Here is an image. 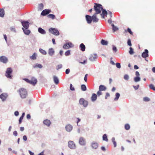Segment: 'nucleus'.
Listing matches in <instances>:
<instances>
[{"mask_svg": "<svg viewBox=\"0 0 155 155\" xmlns=\"http://www.w3.org/2000/svg\"><path fill=\"white\" fill-rule=\"evenodd\" d=\"M47 17L49 18L52 19H54L55 18V16L54 15L52 14H49L48 15Z\"/></svg>", "mask_w": 155, "mask_h": 155, "instance_id": "72a5a7b5", "label": "nucleus"}, {"mask_svg": "<svg viewBox=\"0 0 155 155\" xmlns=\"http://www.w3.org/2000/svg\"><path fill=\"white\" fill-rule=\"evenodd\" d=\"M8 95L7 93H3L0 95V98L2 101H5L8 97Z\"/></svg>", "mask_w": 155, "mask_h": 155, "instance_id": "6e6552de", "label": "nucleus"}, {"mask_svg": "<svg viewBox=\"0 0 155 155\" xmlns=\"http://www.w3.org/2000/svg\"><path fill=\"white\" fill-rule=\"evenodd\" d=\"M97 14H94L92 16V21L94 22H97L98 21L99 19L97 18Z\"/></svg>", "mask_w": 155, "mask_h": 155, "instance_id": "a211bd4d", "label": "nucleus"}, {"mask_svg": "<svg viewBox=\"0 0 155 155\" xmlns=\"http://www.w3.org/2000/svg\"><path fill=\"white\" fill-rule=\"evenodd\" d=\"M107 89L106 87L104 86L101 85L99 87V90L101 91H105Z\"/></svg>", "mask_w": 155, "mask_h": 155, "instance_id": "393cba45", "label": "nucleus"}, {"mask_svg": "<svg viewBox=\"0 0 155 155\" xmlns=\"http://www.w3.org/2000/svg\"><path fill=\"white\" fill-rule=\"evenodd\" d=\"M51 11L50 10L46 9L43 10L41 13V15L43 16H45L48 14Z\"/></svg>", "mask_w": 155, "mask_h": 155, "instance_id": "2eb2a0df", "label": "nucleus"}, {"mask_svg": "<svg viewBox=\"0 0 155 155\" xmlns=\"http://www.w3.org/2000/svg\"><path fill=\"white\" fill-rule=\"evenodd\" d=\"M73 129V126L70 124H68L65 126V129L68 132L71 131Z\"/></svg>", "mask_w": 155, "mask_h": 155, "instance_id": "dca6fc26", "label": "nucleus"}, {"mask_svg": "<svg viewBox=\"0 0 155 155\" xmlns=\"http://www.w3.org/2000/svg\"><path fill=\"white\" fill-rule=\"evenodd\" d=\"M34 68H41L43 67V66L41 64L36 63L33 65Z\"/></svg>", "mask_w": 155, "mask_h": 155, "instance_id": "c85d7f7f", "label": "nucleus"}, {"mask_svg": "<svg viewBox=\"0 0 155 155\" xmlns=\"http://www.w3.org/2000/svg\"><path fill=\"white\" fill-rule=\"evenodd\" d=\"M103 140H104L105 141H108V139L107 138V135L106 134H104L103 136Z\"/></svg>", "mask_w": 155, "mask_h": 155, "instance_id": "a19ab883", "label": "nucleus"}, {"mask_svg": "<svg viewBox=\"0 0 155 155\" xmlns=\"http://www.w3.org/2000/svg\"><path fill=\"white\" fill-rule=\"evenodd\" d=\"M139 87V85H137L136 86H134V85L133 86V87L134 88V89L135 90H137L138 89Z\"/></svg>", "mask_w": 155, "mask_h": 155, "instance_id": "13d9d810", "label": "nucleus"}, {"mask_svg": "<svg viewBox=\"0 0 155 155\" xmlns=\"http://www.w3.org/2000/svg\"><path fill=\"white\" fill-rule=\"evenodd\" d=\"M149 87L150 89H152L154 91H155V87L153 84H151L149 85Z\"/></svg>", "mask_w": 155, "mask_h": 155, "instance_id": "de8ad7c7", "label": "nucleus"}, {"mask_svg": "<svg viewBox=\"0 0 155 155\" xmlns=\"http://www.w3.org/2000/svg\"><path fill=\"white\" fill-rule=\"evenodd\" d=\"M79 144L82 146H84L86 143L85 139L83 137H81L79 139Z\"/></svg>", "mask_w": 155, "mask_h": 155, "instance_id": "1a4fd4ad", "label": "nucleus"}, {"mask_svg": "<svg viewBox=\"0 0 155 155\" xmlns=\"http://www.w3.org/2000/svg\"><path fill=\"white\" fill-rule=\"evenodd\" d=\"M65 54L66 56H68L70 54V51L68 50L67 51L65 52Z\"/></svg>", "mask_w": 155, "mask_h": 155, "instance_id": "09e8293b", "label": "nucleus"}, {"mask_svg": "<svg viewBox=\"0 0 155 155\" xmlns=\"http://www.w3.org/2000/svg\"><path fill=\"white\" fill-rule=\"evenodd\" d=\"M110 96V94L108 93H106V96L105 97V99H107V97H109Z\"/></svg>", "mask_w": 155, "mask_h": 155, "instance_id": "680f3d73", "label": "nucleus"}, {"mask_svg": "<svg viewBox=\"0 0 155 155\" xmlns=\"http://www.w3.org/2000/svg\"><path fill=\"white\" fill-rule=\"evenodd\" d=\"M13 134L15 136H17L18 133L16 131H14L13 132Z\"/></svg>", "mask_w": 155, "mask_h": 155, "instance_id": "69168bd1", "label": "nucleus"}, {"mask_svg": "<svg viewBox=\"0 0 155 155\" xmlns=\"http://www.w3.org/2000/svg\"><path fill=\"white\" fill-rule=\"evenodd\" d=\"M5 15V11L3 9H0V17H4Z\"/></svg>", "mask_w": 155, "mask_h": 155, "instance_id": "7c9ffc66", "label": "nucleus"}, {"mask_svg": "<svg viewBox=\"0 0 155 155\" xmlns=\"http://www.w3.org/2000/svg\"><path fill=\"white\" fill-rule=\"evenodd\" d=\"M148 51L147 49H145L144 51L142 54L141 56L143 58H146L149 56Z\"/></svg>", "mask_w": 155, "mask_h": 155, "instance_id": "9b49d317", "label": "nucleus"}, {"mask_svg": "<svg viewBox=\"0 0 155 155\" xmlns=\"http://www.w3.org/2000/svg\"><path fill=\"white\" fill-rule=\"evenodd\" d=\"M53 80L54 83L56 84H58L59 83V80L58 77L55 76H53Z\"/></svg>", "mask_w": 155, "mask_h": 155, "instance_id": "bb28decb", "label": "nucleus"}, {"mask_svg": "<svg viewBox=\"0 0 155 155\" xmlns=\"http://www.w3.org/2000/svg\"><path fill=\"white\" fill-rule=\"evenodd\" d=\"M62 67V64H59V65H58V66H57L56 69L57 70H58V69L61 68Z\"/></svg>", "mask_w": 155, "mask_h": 155, "instance_id": "864d4df0", "label": "nucleus"}, {"mask_svg": "<svg viewBox=\"0 0 155 155\" xmlns=\"http://www.w3.org/2000/svg\"><path fill=\"white\" fill-rule=\"evenodd\" d=\"M111 140H112V142L114 144V147H116L117 146V143H116V142L115 141V138L114 137H112Z\"/></svg>", "mask_w": 155, "mask_h": 155, "instance_id": "58836bf2", "label": "nucleus"}, {"mask_svg": "<svg viewBox=\"0 0 155 155\" xmlns=\"http://www.w3.org/2000/svg\"><path fill=\"white\" fill-rule=\"evenodd\" d=\"M143 100L145 102H148L150 101V99L148 97H145L143 98Z\"/></svg>", "mask_w": 155, "mask_h": 155, "instance_id": "ea45409f", "label": "nucleus"}, {"mask_svg": "<svg viewBox=\"0 0 155 155\" xmlns=\"http://www.w3.org/2000/svg\"><path fill=\"white\" fill-rule=\"evenodd\" d=\"M12 72V70L11 68H8L7 69L6 71L5 76L8 78L11 79L12 76L11 75Z\"/></svg>", "mask_w": 155, "mask_h": 155, "instance_id": "7ed1b4c3", "label": "nucleus"}, {"mask_svg": "<svg viewBox=\"0 0 155 155\" xmlns=\"http://www.w3.org/2000/svg\"><path fill=\"white\" fill-rule=\"evenodd\" d=\"M43 5L42 3H41L38 5V8L41 10H42L43 8Z\"/></svg>", "mask_w": 155, "mask_h": 155, "instance_id": "37998d69", "label": "nucleus"}, {"mask_svg": "<svg viewBox=\"0 0 155 155\" xmlns=\"http://www.w3.org/2000/svg\"><path fill=\"white\" fill-rule=\"evenodd\" d=\"M23 139L24 141H26L27 139V137L26 136L24 135L23 137Z\"/></svg>", "mask_w": 155, "mask_h": 155, "instance_id": "052dcab7", "label": "nucleus"}, {"mask_svg": "<svg viewBox=\"0 0 155 155\" xmlns=\"http://www.w3.org/2000/svg\"><path fill=\"white\" fill-rule=\"evenodd\" d=\"M101 91L99 90L97 92V94L98 96H99L100 95L102 94V92H101Z\"/></svg>", "mask_w": 155, "mask_h": 155, "instance_id": "5fc2aeb1", "label": "nucleus"}, {"mask_svg": "<svg viewBox=\"0 0 155 155\" xmlns=\"http://www.w3.org/2000/svg\"><path fill=\"white\" fill-rule=\"evenodd\" d=\"M21 24L24 28L28 29L29 27V23L28 21H21Z\"/></svg>", "mask_w": 155, "mask_h": 155, "instance_id": "423d86ee", "label": "nucleus"}, {"mask_svg": "<svg viewBox=\"0 0 155 155\" xmlns=\"http://www.w3.org/2000/svg\"><path fill=\"white\" fill-rule=\"evenodd\" d=\"M74 45H73L71 42H69L64 44L63 46V48L64 49H67L70 48L72 47Z\"/></svg>", "mask_w": 155, "mask_h": 155, "instance_id": "0eeeda50", "label": "nucleus"}, {"mask_svg": "<svg viewBox=\"0 0 155 155\" xmlns=\"http://www.w3.org/2000/svg\"><path fill=\"white\" fill-rule=\"evenodd\" d=\"M127 44L128 45L130 46H131L132 45L131 40L130 39H129L128 40L127 42Z\"/></svg>", "mask_w": 155, "mask_h": 155, "instance_id": "4d7b16f0", "label": "nucleus"}, {"mask_svg": "<svg viewBox=\"0 0 155 155\" xmlns=\"http://www.w3.org/2000/svg\"><path fill=\"white\" fill-rule=\"evenodd\" d=\"M22 99L25 98L28 95V92L27 90L24 88H21L18 91Z\"/></svg>", "mask_w": 155, "mask_h": 155, "instance_id": "f257e3e1", "label": "nucleus"}, {"mask_svg": "<svg viewBox=\"0 0 155 155\" xmlns=\"http://www.w3.org/2000/svg\"><path fill=\"white\" fill-rule=\"evenodd\" d=\"M101 10V11H102V13L101 14V16L102 18H104V16L107 15V11L105 9H104L103 8V9H102Z\"/></svg>", "mask_w": 155, "mask_h": 155, "instance_id": "aec40b11", "label": "nucleus"}, {"mask_svg": "<svg viewBox=\"0 0 155 155\" xmlns=\"http://www.w3.org/2000/svg\"><path fill=\"white\" fill-rule=\"evenodd\" d=\"M54 50L53 48H51L49 49L48 51V54L50 56H53L54 54Z\"/></svg>", "mask_w": 155, "mask_h": 155, "instance_id": "6ab92c4d", "label": "nucleus"}, {"mask_svg": "<svg viewBox=\"0 0 155 155\" xmlns=\"http://www.w3.org/2000/svg\"><path fill=\"white\" fill-rule=\"evenodd\" d=\"M125 32H127L126 30H125ZM127 31L130 34L132 35L133 32L130 28H127Z\"/></svg>", "mask_w": 155, "mask_h": 155, "instance_id": "8fccbe9b", "label": "nucleus"}, {"mask_svg": "<svg viewBox=\"0 0 155 155\" xmlns=\"http://www.w3.org/2000/svg\"><path fill=\"white\" fill-rule=\"evenodd\" d=\"M19 114V112L18 111H16L14 113V114L16 116H18Z\"/></svg>", "mask_w": 155, "mask_h": 155, "instance_id": "338daca9", "label": "nucleus"}, {"mask_svg": "<svg viewBox=\"0 0 155 155\" xmlns=\"http://www.w3.org/2000/svg\"><path fill=\"white\" fill-rule=\"evenodd\" d=\"M70 72V70L69 68L67 69L65 71V73L66 74H68Z\"/></svg>", "mask_w": 155, "mask_h": 155, "instance_id": "bf43d9fd", "label": "nucleus"}, {"mask_svg": "<svg viewBox=\"0 0 155 155\" xmlns=\"http://www.w3.org/2000/svg\"><path fill=\"white\" fill-rule=\"evenodd\" d=\"M25 115V113H23L22 114L21 116L20 117L19 120V124H21V123L22 119L24 117Z\"/></svg>", "mask_w": 155, "mask_h": 155, "instance_id": "2f4dec72", "label": "nucleus"}, {"mask_svg": "<svg viewBox=\"0 0 155 155\" xmlns=\"http://www.w3.org/2000/svg\"><path fill=\"white\" fill-rule=\"evenodd\" d=\"M129 53L131 55L133 54L134 53L133 49L131 47H130V51H129Z\"/></svg>", "mask_w": 155, "mask_h": 155, "instance_id": "a18cd8bd", "label": "nucleus"}, {"mask_svg": "<svg viewBox=\"0 0 155 155\" xmlns=\"http://www.w3.org/2000/svg\"><path fill=\"white\" fill-rule=\"evenodd\" d=\"M24 80L28 83H29L30 82V80L27 78H24Z\"/></svg>", "mask_w": 155, "mask_h": 155, "instance_id": "e2e57ef3", "label": "nucleus"}, {"mask_svg": "<svg viewBox=\"0 0 155 155\" xmlns=\"http://www.w3.org/2000/svg\"><path fill=\"white\" fill-rule=\"evenodd\" d=\"M43 123L45 125L48 127H49L51 124V122L50 120L48 119L44 120Z\"/></svg>", "mask_w": 155, "mask_h": 155, "instance_id": "412c9836", "label": "nucleus"}, {"mask_svg": "<svg viewBox=\"0 0 155 155\" xmlns=\"http://www.w3.org/2000/svg\"><path fill=\"white\" fill-rule=\"evenodd\" d=\"M79 102L81 105H83L84 107H86L88 103V101L85 100L83 98H81L80 99Z\"/></svg>", "mask_w": 155, "mask_h": 155, "instance_id": "39448f33", "label": "nucleus"}, {"mask_svg": "<svg viewBox=\"0 0 155 155\" xmlns=\"http://www.w3.org/2000/svg\"><path fill=\"white\" fill-rule=\"evenodd\" d=\"M81 88L83 91H85L87 90V87L86 85L84 84H82L81 86Z\"/></svg>", "mask_w": 155, "mask_h": 155, "instance_id": "c9c22d12", "label": "nucleus"}, {"mask_svg": "<svg viewBox=\"0 0 155 155\" xmlns=\"http://www.w3.org/2000/svg\"><path fill=\"white\" fill-rule=\"evenodd\" d=\"M116 66L118 68H121L120 64L119 63H116Z\"/></svg>", "mask_w": 155, "mask_h": 155, "instance_id": "603ef678", "label": "nucleus"}, {"mask_svg": "<svg viewBox=\"0 0 155 155\" xmlns=\"http://www.w3.org/2000/svg\"><path fill=\"white\" fill-rule=\"evenodd\" d=\"M24 33L26 35H29L30 33V31L28 29H25L24 28H22Z\"/></svg>", "mask_w": 155, "mask_h": 155, "instance_id": "a878e982", "label": "nucleus"}, {"mask_svg": "<svg viewBox=\"0 0 155 155\" xmlns=\"http://www.w3.org/2000/svg\"><path fill=\"white\" fill-rule=\"evenodd\" d=\"M0 61L4 63H6L7 62L8 59L7 57L5 56L0 57Z\"/></svg>", "mask_w": 155, "mask_h": 155, "instance_id": "ddd939ff", "label": "nucleus"}, {"mask_svg": "<svg viewBox=\"0 0 155 155\" xmlns=\"http://www.w3.org/2000/svg\"><path fill=\"white\" fill-rule=\"evenodd\" d=\"M130 128V126L128 124H126L125 125V128L126 130H129Z\"/></svg>", "mask_w": 155, "mask_h": 155, "instance_id": "49530a36", "label": "nucleus"}, {"mask_svg": "<svg viewBox=\"0 0 155 155\" xmlns=\"http://www.w3.org/2000/svg\"><path fill=\"white\" fill-rule=\"evenodd\" d=\"M38 31L39 33L43 35L45 34L46 33L45 31L41 27L38 28Z\"/></svg>", "mask_w": 155, "mask_h": 155, "instance_id": "5701e85b", "label": "nucleus"}, {"mask_svg": "<svg viewBox=\"0 0 155 155\" xmlns=\"http://www.w3.org/2000/svg\"><path fill=\"white\" fill-rule=\"evenodd\" d=\"M112 28L114 32L118 30V28L116 26H115L114 24H111Z\"/></svg>", "mask_w": 155, "mask_h": 155, "instance_id": "c756f323", "label": "nucleus"}, {"mask_svg": "<svg viewBox=\"0 0 155 155\" xmlns=\"http://www.w3.org/2000/svg\"><path fill=\"white\" fill-rule=\"evenodd\" d=\"M120 96V94L119 93H117L115 94V97L114 99L115 101H117L119 98Z\"/></svg>", "mask_w": 155, "mask_h": 155, "instance_id": "473e14b6", "label": "nucleus"}, {"mask_svg": "<svg viewBox=\"0 0 155 155\" xmlns=\"http://www.w3.org/2000/svg\"><path fill=\"white\" fill-rule=\"evenodd\" d=\"M97 95L95 93L93 94L91 98V101L93 102L94 101L97 100Z\"/></svg>", "mask_w": 155, "mask_h": 155, "instance_id": "4be33fe9", "label": "nucleus"}, {"mask_svg": "<svg viewBox=\"0 0 155 155\" xmlns=\"http://www.w3.org/2000/svg\"><path fill=\"white\" fill-rule=\"evenodd\" d=\"M134 80L135 82H139L140 80V77H136L134 78Z\"/></svg>", "mask_w": 155, "mask_h": 155, "instance_id": "4c0bfd02", "label": "nucleus"}, {"mask_svg": "<svg viewBox=\"0 0 155 155\" xmlns=\"http://www.w3.org/2000/svg\"><path fill=\"white\" fill-rule=\"evenodd\" d=\"M86 20L88 24H91L92 21V16L88 15H86L85 16Z\"/></svg>", "mask_w": 155, "mask_h": 155, "instance_id": "4468645a", "label": "nucleus"}, {"mask_svg": "<svg viewBox=\"0 0 155 155\" xmlns=\"http://www.w3.org/2000/svg\"><path fill=\"white\" fill-rule=\"evenodd\" d=\"M68 147L71 149H74L76 147L75 144L74 142L71 140L68 142Z\"/></svg>", "mask_w": 155, "mask_h": 155, "instance_id": "9d476101", "label": "nucleus"}, {"mask_svg": "<svg viewBox=\"0 0 155 155\" xmlns=\"http://www.w3.org/2000/svg\"><path fill=\"white\" fill-rule=\"evenodd\" d=\"M112 46H113L112 49H113V51L114 52H116L117 51V48L114 45H113Z\"/></svg>", "mask_w": 155, "mask_h": 155, "instance_id": "3c124183", "label": "nucleus"}, {"mask_svg": "<svg viewBox=\"0 0 155 155\" xmlns=\"http://www.w3.org/2000/svg\"><path fill=\"white\" fill-rule=\"evenodd\" d=\"M97 57V56L96 54H91L89 58V59L91 61H96Z\"/></svg>", "mask_w": 155, "mask_h": 155, "instance_id": "f8f14e48", "label": "nucleus"}, {"mask_svg": "<svg viewBox=\"0 0 155 155\" xmlns=\"http://www.w3.org/2000/svg\"><path fill=\"white\" fill-rule=\"evenodd\" d=\"M79 47L80 50L81 51H85V46L83 43H81Z\"/></svg>", "mask_w": 155, "mask_h": 155, "instance_id": "cd10ccee", "label": "nucleus"}, {"mask_svg": "<svg viewBox=\"0 0 155 155\" xmlns=\"http://www.w3.org/2000/svg\"><path fill=\"white\" fill-rule=\"evenodd\" d=\"M92 148L94 149H97L98 147V144L97 143L93 142L91 145Z\"/></svg>", "mask_w": 155, "mask_h": 155, "instance_id": "b1692460", "label": "nucleus"}, {"mask_svg": "<svg viewBox=\"0 0 155 155\" xmlns=\"http://www.w3.org/2000/svg\"><path fill=\"white\" fill-rule=\"evenodd\" d=\"M135 75H136V77H139L140 76V74L139 72L137 71H136V72Z\"/></svg>", "mask_w": 155, "mask_h": 155, "instance_id": "774afa93", "label": "nucleus"}, {"mask_svg": "<svg viewBox=\"0 0 155 155\" xmlns=\"http://www.w3.org/2000/svg\"><path fill=\"white\" fill-rule=\"evenodd\" d=\"M124 78L125 80L128 81L129 79V76L127 74H126L124 75Z\"/></svg>", "mask_w": 155, "mask_h": 155, "instance_id": "c03bdc74", "label": "nucleus"}, {"mask_svg": "<svg viewBox=\"0 0 155 155\" xmlns=\"http://www.w3.org/2000/svg\"><path fill=\"white\" fill-rule=\"evenodd\" d=\"M49 31L50 33H51L54 35H59L60 33L57 29L54 28H51L49 29Z\"/></svg>", "mask_w": 155, "mask_h": 155, "instance_id": "20e7f679", "label": "nucleus"}, {"mask_svg": "<svg viewBox=\"0 0 155 155\" xmlns=\"http://www.w3.org/2000/svg\"><path fill=\"white\" fill-rule=\"evenodd\" d=\"M37 80L36 78H32L31 79V80L30 81V82L29 84H30L33 86H35L37 84Z\"/></svg>", "mask_w": 155, "mask_h": 155, "instance_id": "f3484780", "label": "nucleus"}, {"mask_svg": "<svg viewBox=\"0 0 155 155\" xmlns=\"http://www.w3.org/2000/svg\"><path fill=\"white\" fill-rule=\"evenodd\" d=\"M30 58L33 60H35L36 59V54L35 53H34L32 56L30 57Z\"/></svg>", "mask_w": 155, "mask_h": 155, "instance_id": "79ce46f5", "label": "nucleus"}, {"mask_svg": "<svg viewBox=\"0 0 155 155\" xmlns=\"http://www.w3.org/2000/svg\"><path fill=\"white\" fill-rule=\"evenodd\" d=\"M70 89L72 91H74L75 90L74 88V87H73V86L72 84H70Z\"/></svg>", "mask_w": 155, "mask_h": 155, "instance_id": "6e6d98bb", "label": "nucleus"}, {"mask_svg": "<svg viewBox=\"0 0 155 155\" xmlns=\"http://www.w3.org/2000/svg\"><path fill=\"white\" fill-rule=\"evenodd\" d=\"M87 61L86 60H84L83 62L80 61L79 63L82 64H84L87 63Z\"/></svg>", "mask_w": 155, "mask_h": 155, "instance_id": "0e129e2a", "label": "nucleus"}, {"mask_svg": "<svg viewBox=\"0 0 155 155\" xmlns=\"http://www.w3.org/2000/svg\"><path fill=\"white\" fill-rule=\"evenodd\" d=\"M94 9L96 12L95 13L98 14L101 13V10L102 9H103V7L101 5L98 3H95Z\"/></svg>", "mask_w": 155, "mask_h": 155, "instance_id": "f03ea898", "label": "nucleus"}, {"mask_svg": "<svg viewBox=\"0 0 155 155\" xmlns=\"http://www.w3.org/2000/svg\"><path fill=\"white\" fill-rule=\"evenodd\" d=\"M101 43L103 45H107L108 44V42L104 39H102L101 41Z\"/></svg>", "mask_w": 155, "mask_h": 155, "instance_id": "e433bc0d", "label": "nucleus"}, {"mask_svg": "<svg viewBox=\"0 0 155 155\" xmlns=\"http://www.w3.org/2000/svg\"><path fill=\"white\" fill-rule=\"evenodd\" d=\"M39 51L43 54L46 55L47 54V52L46 51L41 48H40L39 49Z\"/></svg>", "mask_w": 155, "mask_h": 155, "instance_id": "f704fd0d", "label": "nucleus"}]
</instances>
